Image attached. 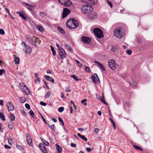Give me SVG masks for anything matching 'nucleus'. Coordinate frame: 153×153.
Instances as JSON below:
<instances>
[{"mask_svg": "<svg viewBox=\"0 0 153 153\" xmlns=\"http://www.w3.org/2000/svg\"><path fill=\"white\" fill-rule=\"evenodd\" d=\"M71 147H76V145L73 143H71Z\"/></svg>", "mask_w": 153, "mask_h": 153, "instance_id": "13d9d810", "label": "nucleus"}, {"mask_svg": "<svg viewBox=\"0 0 153 153\" xmlns=\"http://www.w3.org/2000/svg\"><path fill=\"white\" fill-rule=\"evenodd\" d=\"M42 140L43 143L45 144V145L47 146H49V143L48 142L46 141L43 138H42Z\"/></svg>", "mask_w": 153, "mask_h": 153, "instance_id": "f704fd0d", "label": "nucleus"}, {"mask_svg": "<svg viewBox=\"0 0 153 153\" xmlns=\"http://www.w3.org/2000/svg\"><path fill=\"white\" fill-rule=\"evenodd\" d=\"M21 44L22 45H24V46L25 47H26V48H27V46L26 44V43L24 42H22L21 43Z\"/></svg>", "mask_w": 153, "mask_h": 153, "instance_id": "e2e57ef3", "label": "nucleus"}, {"mask_svg": "<svg viewBox=\"0 0 153 153\" xmlns=\"http://www.w3.org/2000/svg\"><path fill=\"white\" fill-rule=\"evenodd\" d=\"M40 104L42 105H43V106H45L46 105V103H45V102H43V101H41L40 102Z\"/></svg>", "mask_w": 153, "mask_h": 153, "instance_id": "5fc2aeb1", "label": "nucleus"}, {"mask_svg": "<svg viewBox=\"0 0 153 153\" xmlns=\"http://www.w3.org/2000/svg\"><path fill=\"white\" fill-rule=\"evenodd\" d=\"M56 146L58 153H61L62 152V148L57 144H56Z\"/></svg>", "mask_w": 153, "mask_h": 153, "instance_id": "a211bd4d", "label": "nucleus"}, {"mask_svg": "<svg viewBox=\"0 0 153 153\" xmlns=\"http://www.w3.org/2000/svg\"><path fill=\"white\" fill-rule=\"evenodd\" d=\"M71 4L72 2L70 0H68L65 2L64 5L66 7H69L71 5Z\"/></svg>", "mask_w": 153, "mask_h": 153, "instance_id": "b1692460", "label": "nucleus"}, {"mask_svg": "<svg viewBox=\"0 0 153 153\" xmlns=\"http://www.w3.org/2000/svg\"><path fill=\"white\" fill-rule=\"evenodd\" d=\"M27 95H30V92L29 89L27 88H25V89L23 90Z\"/></svg>", "mask_w": 153, "mask_h": 153, "instance_id": "4be33fe9", "label": "nucleus"}, {"mask_svg": "<svg viewBox=\"0 0 153 153\" xmlns=\"http://www.w3.org/2000/svg\"><path fill=\"white\" fill-rule=\"evenodd\" d=\"M20 101H21V102L23 103H24L26 101L23 98H21Z\"/></svg>", "mask_w": 153, "mask_h": 153, "instance_id": "0e129e2a", "label": "nucleus"}, {"mask_svg": "<svg viewBox=\"0 0 153 153\" xmlns=\"http://www.w3.org/2000/svg\"><path fill=\"white\" fill-rule=\"evenodd\" d=\"M27 39L33 45H35L36 42V38L33 36H31L29 35L27 36Z\"/></svg>", "mask_w": 153, "mask_h": 153, "instance_id": "423d86ee", "label": "nucleus"}, {"mask_svg": "<svg viewBox=\"0 0 153 153\" xmlns=\"http://www.w3.org/2000/svg\"><path fill=\"white\" fill-rule=\"evenodd\" d=\"M86 149L87 151L88 152H91V149L89 147H87L86 148Z\"/></svg>", "mask_w": 153, "mask_h": 153, "instance_id": "4d7b16f0", "label": "nucleus"}, {"mask_svg": "<svg viewBox=\"0 0 153 153\" xmlns=\"http://www.w3.org/2000/svg\"><path fill=\"white\" fill-rule=\"evenodd\" d=\"M91 78L93 82L95 84L97 83L98 82H100L99 79L96 74H94L92 75Z\"/></svg>", "mask_w": 153, "mask_h": 153, "instance_id": "9d476101", "label": "nucleus"}, {"mask_svg": "<svg viewBox=\"0 0 153 153\" xmlns=\"http://www.w3.org/2000/svg\"><path fill=\"white\" fill-rule=\"evenodd\" d=\"M15 63L16 64H18L19 62L20 59L18 57L15 58Z\"/></svg>", "mask_w": 153, "mask_h": 153, "instance_id": "cd10ccee", "label": "nucleus"}, {"mask_svg": "<svg viewBox=\"0 0 153 153\" xmlns=\"http://www.w3.org/2000/svg\"><path fill=\"white\" fill-rule=\"evenodd\" d=\"M109 67L112 70L116 69V63L114 60L113 59L109 60L108 62Z\"/></svg>", "mask_w": 153, "mask_h": 153, "instance_id": "39448f33", "label": "nucleus"}, {"mask_svg": "<svg viewBox=\"0 0 153 153\" xmlns=\"http://www.w3.org/2000/svg\"><path fill=\"white\" fill-rule=\"evenodd\" d=\"M93 31L98 38H102L104 36L102 31L100 28H95L93 30Z\"/></svg>", "mask_w": 153, "mask_h": 153, "instance_id": "20e7f679", "label": "nucleus"}, {"mask_svg": "<svg viewBox=\"0 0 153 153\" xmlns=\"http://www.w3.org/2000/svg\"><path fill=\"white\" fill-rule=\"evenodd\" d=\"M35 81L36 84H37L38 83H39L40 82V78H36Z\"/></svg>", "mask_w": 153, "mask_h": 153, "instance_id": "c9c22d12", "label": "nucleus"}, {"mask_svg": "<svg viewBox=\"0 0 153 153\" xmlns=\"http://www.w3.org/2000/svg\"><path fill=\"white\" fill-rule=\"evenodd\" d=\"M132 52V51L130 50H128L126 51V53L129 55H130Z\"/></svg>", "mask_w": 153, "mask_h": 153, "instance_id": "8fccbe9b", "label": "nucleus"}, {"mask_svg": "<svg viewBox=\"0 0 153 153\" xmlns=\"http://www.w3.org/2000/svg\"><path fill=\"white\" fill-rule=\"evenodd\" d=\"M88 18L90 19H96L97 16V13L95 12H91L88 15Z\"/></svg>", "mask_w": 153, "mask_h": 153, "instance_id": "0eeeda50", "label": "nucleus"}, {"mask_svg": "<svg viewBox=\"0 0 153 153\" xmlns=\"http://www.w3.org/2000/svg\"><path fill=\"white\" fill-rule=\"evenodd\" d=\"M114 34L116 37L120 39L122 38L124 35L123 30L120 27L115 28Z\"/></svg>", "mask_w": 153, "mask_h": 153, "instance_id": "f03ea898", "label": "nucleus"}, {"mask_svg": "<svg viewBox=\"0 0 153 153\" xmlns=\"http://www.w3.org/2000/svg\"><path fill=\"white\" fill-rule=\"evenodd\" d=\"M99 131V129L97 128H96L94 129L95 132L96 134H97L98 133Z\"/></svg>", "mask_w": 153, "mask_h": 153, "instance_id": "680f3d73", "label": "nucleus"}, {"mask_svg": "<svg viewBox=\"0 0 153 153\" xmlns=\"http://www.w3.org/2000/svg\"><path fill=\"white\" fill-rule=\"evenodd\" d=\"M133 147L136 149L138 150H141L142 151H143V150L140 148L139 146L135 145H134L133 146Z\"/></svg>", "mask_w": 153, "mask_h": 153, "instance_id": "473e14b6", "label": "nucleus"}, {"mask_svg": "<svg viewBox=\"0 0 153 153\" xmlns=\"http://www.w3.org/2000/svg\"><path fill=\"white\" fill-rule=\"evenodd\" d=\"M17 13L19 14V16L25 21H26L27 20V16L23 11H17Z\"/></svg>", "mask_w": 153, "mask_h": 153, "instance_id": "f8f14e48", "label": "nucleus"}, {"mask_svg": "<svg viewBox=\"0 0 153 153\" xmlns=\"http://www.w3.org/2000/svg\"><path fill=\"white\" fill-rule=\"evenodd\" d=\"M5 11L6 12L8 13H9V14L10 15V11H9V10L7 8H5Z\"/></svg>", "mask_w": 153, "mask_h": 153, "instance_id": "69168bd1", "label": "nucleus"}, {"mask_svg": "<svg viewBox=\"0 0 153 153\" xmlns=\"http://www.w3.org/2000/svg\"><path fill=\"white\" fill-rule=\"evenodd\" d=\"M82 1L85 3H87L88 4H92L94 3V0H81Z\"/></svg>", "mask_w": 153, "mask_h": 153, "instance_id": "6ab92c4d", "label": "nucleus"}, {"mask_svg": "<svg viewBox=\"0 0 153 153\" xmlns=\"http://www.w3.org/2000/svg\"><path fill=\"white\" fill-rule=\"evenodd\" d=\"M101 101L104 103L105 104L107 105V104L106 103V102H105V99H104V97L103 95V93H102V97L100 99Z\"/></svg>", "mask_w": 153, "mask_h": 153, "instance_id": "a878e982", "label": "nucleus"}, {"mask_svg": "<svg viewBox=\"0 0 153 153\" xmlns=\"http://www.w3.org/2000/svg\"><path fill=\"white\" fill-rule=\"evenodd\" d=\"M26 138L27 142L30 146H32L33 145L32 140L30 136L28 134H26Z\"/></svg>", "mask_w": 153, "mask_h": 153, "instance_id": "9b49d317", "label": "nucleus"}, {"mask_svg": "<svg viewBox=\"0 0 153 153\" xmlns=\"http://www.w3.org/2000/svg\"><path fill=\"white\" fill-rule=\"evenodd\" d=\"M45 78L47 80L51 81L53 83H54V80L51 77L47 76V75H45L44 76Z\"/></svg>", "mask_w": 153, "mask_h": 153, "instance_id": "dca6fc26", "label": "nucleus"}, {"mask_svg": "<svg viewBox=\"0 0 153 153\" xmlns=\"http://www.w3.org/2000/svg\"><path fill=\"white\" fill-rule=\"evenodd\" d=\"M107 1L108 2V4L111 7H112V3L109 1L108 0H107Z\"/></svg>", "mask_w": 153, "mask_h": 153, "instance_id": "052dcab7", "label": "nucleus"}, {"mask_svg": "<svg viewBox=\"0 0 153 153\" xmlns=\"http://www.w3.org/2000/svg\"><path fill=\"white\" fill-rule=\"evenodd\" d=\"M65 47L68 50V51L71 52H72V50L70 46V45L68 44H66L65 45Z\"/></svg>", "mask_w": 153, "mask_h": 153, "instance_id": "412c9836", "label": "nucleus"}, {"mask_svg": "<svg viewBox=\"0 0 153 153\" xmlns=\"http://www.w3.org/2000/svg\"><path fill=\"white\" fill-rule=\"evenodd\" d=\"M19 85L21 86L22 88L23 89H25V88H27V87L25 85V84H23V83H20Z\"/></svg>", "mask_w": 153, "mask_h": 153, "instance_id": "4c0bfd02", "label": "nucleus"}, {"mask_svg": "<svg viewBox=\"0 0 153 153\" xmlns=\"http://www.w3.org/2000/svg\"><path fill=\"white\" fill-rule=\"evenodd\" d=\"M71 77L73 78L74 79L76 80V81H79V79L77 76H76L75 75L73 74L71 76Z\"/></svg>", "mask_w": 153, "mask_h": 153, "instance_id": "e433bc0d", "label": "nucleus"}, {"mask_svg": "<svg viewBox=\"0 0 153 153\" xmlns=\"http://www.w3.org/2000/svg\"><path fill=\"white\" fill-rule=\"evenodd\" d=\"M82 41L84 43L88 44L91 41V39L89 37L82 36L81 37Z\"/></svg>", "mask_w": 153, "mask_h": 153, "instance_id": "6e6552de", "label": "nucleus"}, {"mask_svg": "<svg viewBox=\"0 0 153 153\" xmlns=\"http://www.w3.org/2000/svg\"><path fill=\"white\" fill-rule=\"evenodd\" d=\"M58 111L60 112H62L64 110V108L63 107H60L58 108Z\"/></svg>", "mask_w": 153, "mask_h": 153, "instance_id": "49530a36", "label": "nucleus"}, {"mask_svg": "<svg viewBox=\"0 0 153 153\" xmlns=\"http://www.w3.org/2000/svg\"><path fill=\"white\" fill-rule=\"evenodd\" d=\"M8 143L10 145H12V144L13 143V142H12V140L11 138H9L8 139Z\"/></svg>", "mask_w": 153, "mask_h": 153, "instance_id": "3c124183", "label": "nucleus"}, {"mask_svg": "<svg viewBox=\"0 0 153 153\" xmlns=\"http://www.w3.org/2000/svg\"><path fill=\"white\" fill-rule=\"evenodd\" d=\"M51 93L50 91L47 92L45 94V98H49L50 95Z\"/></svg>", "mask_w": 153, "mask_h": 153, "instance_id": "a19ab883", "label": "nucleus"}, {"mask_svg": "<svg viewBox=\"0 0 153 153\" xmlns=\"http://www.w3.org/2000/svg\"><path fill=\"white\" fill-rule=\"evenodd\" d=\"M16 146L18 149H19L21 150H22L23 149V147L21 145H19L17 146Z\"/></svg>", "mask_w": 153, "mask_h": 153, "instance_id": "de8ad7c7", "label": "nucleus"}, {"mask_svg": "<svg viewBox=\"0 0 153 153\" xmlns=\"http://www.w3.org/2000/svg\"><path fill=\"white\" fill-rule=\"evenodd\" d=\"M130 84L133 86H134L137 85V83L133 80H131V81L130 82Z\"/></svg>", "mask_w": 153, "mask_h": 153, "instance_id": "2f4dec72", "label": "nucleus"}, {"mask_svg": "<svg viewBox=\"0 0 153 153\" xmlns=\"http://www.w3.org/2000/svg\"><path fill=\"white\" fill-rule=\"evenodd\" d=\"M75 61L76 62L77 65L81 67L82 65L81 63L79 62L77 59H75Z\"/></svg>", "mask_w": 153, "mask_h": 153, "instance_id": "c03bdc74", "label": "nucleus"}, {"mask_svg": "<svg viewBox=\"0 0 153 153\" xmlns=\"http://www.w3.org/2000/svg\"><path fill=\"white\" fill-rule=\"evenodd\" d=\"M24 4L26 5L28 7H33V6L30 4H29L27 3L24 2Z\"/></svg>", "mask_w": 153, "mask_h": 153, "instance_id": "864d4df0", "label": "nucleus"}, {"mask_svg": "<svg viewBox=\"0 0 153 153\" xmlns=\"http://www.w3.org/2000/svg\"><path fill=\"white\" fill-rule=\"evenodd\" d=\"M39 147L43 153H47V149L44 144L40 143L39 145Z\"/></svg>", "mask_w": 153, "mask_h": 153, "instance_id": "2eb2a0df", "label": "nucleus"}, {"mask_svg": "<svg viewBox=\"0 0 153 153\" xmlns=\"http://www.w3.org/2000/svg\"><path fill=\"white\" fill-rule=\"evenodd\" d=\"M8 127L11 130L13 129V123L12 122H10V124L8 125Z\"/></svg>", "mask_w": 153, "mask_h": 153, "instance_id": "7c9ffc66", "label": "nucleus"}, {"mask_svg": "<svg viewBox=\"0 0 153 153\" xmlns=\"http://www.w3.org/2000/svg\"><path fill=\"white\" fill-rule=\"evenodd\" d=\"M58 29L59 31L62 34L65 33V32L64 30L60 27H58Z\"/></svg>", "mask_w": 153, "mask_h": 153, "instance_id": "c85d7f7f", "label": "nucleus"}, {"mask_svg": "<svg viewBox=\"0 0 153 153\" xmlns=\"http://www.w3.org/2000/svg\"><path fill=\"white\" fill-rule=\"evenodd\" d=\"M29 114L33 118H34L36 117L35 115L34 114L32 110H31L30 111Z\"/></svg>", "mask_w": 153, "mask_h": 153, "instance_id": "bb28decb", "label": "nucleus"}, {"mask_svg": "<svg viewBox=\"0 0 153 153\" xmlns=\"http://www.w3.org/2000/svg\"><path fill=\"white\" fill-rule=\"evenodd\" d=\"M7 106L9 111H13L14 110V106L11 102H9L7 103Z\"/></svg>", "mask_w": 153, "mask_h": 153, "instance_id": "4468645a", "label": "nucleus"}, {"mask_svg": "<svg viewBox=\"0 0 153 153\" xmlns=\"http://www.w3.org/2000/svg\"><path fill=\"white\" fill-rule=\"evenodd\" d=\"M5 71L4 69L0 70V75H1L2 74H5Z\"/></svg>", "mask_w": 153, "mask_h": 153, "instance_id": "a18cd8bd", "label": "nucleus"}, {"mask_svg": "<svg viewBox=\"0 0 153 153\" xmlns=\"http://www.w3.org/2000/svg\"><path fill=\"white\" fill-rule=\"evenodd\" d=\"M10 118L11 119V120L14 121L15 120V116L12 114H10Z\"/></svg>", "mask_w": 153, "mask_h": 153, "instance_id": "58836bf2", "label": "nucleus"}, {"mask_svg": "<svg viewBox=\"0 0 153 153\" xmlns=\"http://www.w3.org/2000/svg\"><path fill=\"white\" fill-rule=\"evenodd\" d=\"M51 51L52 52L53 55L54 56L56 54V52L54 49V47L52 46H51Z\"/></svg>", "mask_w": 153, "mask_h": 153, "instance_id": "c756f323", "label": "nucleus"}, {"mask_svg": "<svg viewBox=\"0 0 153 153\" xmlns=\"http://www.w3.org/2000/svg\"><path fill=\"white\" fill-rule=\"evenodd\" d=\"M25 53L30 55L31 52V48L30 47L27 46V48L25 47Z\"/></svg>", "mask_w": 153, "mask_h": 153, "instance_id": "f3484780", "label": "nucleus"}, {"mask_svg": "<svg viewBox=\"0 0 153 153\" xmlns=\"http://www.w3.org/2000/svg\"><path fill=\"white\" fill-rule=\"evenodd\" d=\"M5 33L4 30L2 29H0V34L4 35Z\"/></svg>", "mask_w": 153, "mask_h": 153, "instance_id": "603ef678", "label": "nucleus"}, {"mask_svg": "<svg viewBox=\"0 0 153 153\" xmlns=\"http://www.w3.org/2000/svg\"><path fill=\"white\" fill-rule=\"evenodd\" d=\"M25 106L26 108L28 110H30V105L27 103H26L25 104Z\"/></svg>", "mask_w": 153, "mask_h": 153, "instance_id": "09e8293b", "label": "nucleus"}, {"mask_svg": "<svg viewBox=\"0 0 153 153\" xmlns=\"http://www.w3.org/2000/svg\"><path fill=\"white\" fill-rule=\"evenodd\" d=\"M77 135L79 137L84 140V141H87V139L85 136L81 135L79 133L77 134Z\"/></svg>", "mask_w": 153, "mask_h": 153, "instance_id": "5701e85b", "label": "nucleus"}, {"mask_svg": "<svg viewBox=\"0 0 153 153\" xmlns=\"http://www.w3.org/2000/svg\"><path fill=\"white\" fill-rule=\"evenodd\" d=\"M3 101L2 100H0V105L2 106L3 105Z\"/></svg>", "mask_w": 153, "mask_h": 153, "instance_id": "774afa93", "label": "nucleus"}, {"mask_svg": "<svg viewBox=\"0 0 153 153\" xmlns=\"http://www.w3.org/2000/svg\"><path fill=\"white\" fill-rule=\"evenodd\" d=\"M92 10V7L91 6L87 4L84 5L82 8V12L87 15L90 13Z\"/></svg>", "mask_w": 153, "mask_h": 153, "instance_id": "7ed1b4c3", "label": "nucleus"}, {"mask_svg": "<svg viewBox=\"0 0 153 153\" xmlns=\"http://www.w3.org/2000/svg\"><path fill=\"white\" fill-rule=\"evenodd\" d=\"M87 101V100L86 99H84L81 100V102L82 104H84L85 105H87V103L86 102Z\"/></svg>", "mask_w": 153, "mask_h": 153, "instance_id": "ea45409f", "label": "nucleus"}, {"mask_svg": "<svg viewBox=\"0 0 153 153\" xmlns=\"http://www.w3.org/2000/svg\"><path fill=\"white\" fill-rule=\"evenodd\" d=\"M39 15L42 18H44L45 16L47 15V14L45 12H44L42 13L40 12Z\"/></svg>", "mask_w": 153, "mask_h": 153, "instance_id": "72a5a7b5", "label": "nucleus"}, {"mask_svg": "<svg viewBox=\"0 0 153 153\" xmlns=\"http://www.w3.org/2000/svg\"><path fill=\"white\" fill-rule=\"evenodd\" d=\"M71 12V11L68 10L67 8H64L63 11L62 18L63 19L65 18Z\"/></svg>", "mask_w": 153, "mask_h": 153, "instance_id": "1a4fd4ad", "label": "nucleus"}, {"mask_svg": "<svg viewBox=\"0 0 153 153\" xmlns=\"http://www.w3.org/2000/svg\"><path fill=\"white\" fill-rule=\"evenodd\" d=\"M67 27L70 29H74L79 26V24L77 20L74 18H70L67 22Z\"/></svg>", "mask_w": 153, "mask_h": 153, "instance_id": "f257e3e1", "label": "nucleus"}, {"mask_svg": "<svg viewBox=\"0 0 153 153\" xmlns=\"http://www.w3.org/2000/svg\"><path fill=\"white\" fill-rule=\"evenodd\" d=\"M4 146L5 148L7 149H11L10 147L7 144L5 145Z\"/></svg>", "mask_w": 153, "mask_h": 153, "instance_id": "bf43d9fd", "label": "nucleus"}, {"mask_svg": "<svg viewBox=\"0 0 153 153\" xmlns=\"http://www.w3.org/2000/svg\"><path fill=\"white\" fill-rule=\"evenodd\" d=\"M58 120H59V122H61L62 123V126H63L64 125V122H63L62 119V118L61 117H59L58 118Z\"/></svg>", "mask_w": 153, "mask_h": 153, "instance_id": "37998d69", "label": "nucleus"}, {"mask_svg": "<svg viewBox=\"0 0 153 153\" xmlns=\"http://www.w3.org/2000/svg\"><path fill=\"white\" fill-rule=\"evenodd\" d=\"M0 118L3 121L6 120L4 115L2 112L0 113Z\"/></svg>", "mask_w": 153, "mask_h": 153, "instance_id": "393cba45", "label": "nucleus"}, {"mask_svg": "<svg viewBox=\"0 0 153 153\" xmlns=\"http://www.w3.org/2000/svg\"><path fill=\"white\" fill-rule=\"evenodd\" d=\"M54 127H55V125L54 124H53L51 126V128L53 130H54Z\"/></svg>", "mask_w": 153, "mask_h": 153, "instance_id": "338daca9", "label": "nucleus"}, {"mask_svg": "<svg viewBox=\"0 0 153 153\" xmlns=\"http://www.w3.org/2000/svg\"><path fill=\"white\" fill-rule=\"evenodd\" d=\"M94 62L97 65L98 67L100 68L101 66H102V64L100 63L97 61H95Z\"/></svg>", "mask_w": 153, "mask_h": 153, "instance_id": "79ce46f5", "label": "nucleus"}, {"mask_svg": "<svg viewBox=\"0 0 153 153\" xmlns=\"http://www.w3.org/2000/svg\"><path fill=\"white\" fill-rule=\"evenodd\" d=\"M85 70L86 71H87L88 72H90V69L89 67L88 66H86L85 68Z\"/></svg>", "mask_w": 153, "mask_h": 153, "instance_id": "6e6d98bb", "label": "nucleus"}, {"mask_svg": "<svg viewBox=\"0 0 153 153\" xmlns=\"http://www.w3.org/2000/svg\"><path fill=\"white\" fill-rule=\"evenodd\" d=\"M36 28L38 30H39L41 32H42L44 31V28L42 25H37L36 26Z\"/></svg>", "mask_w": 153, "mask_h": 153, "instance_id": "aec40b11", "label": "nucleus"}, {"mask_svg": "<svg viewBox=\"0 0 153 153\" xmlns=\"http://www.w3.org/2000/svg\"><path fill=\"white\" fill-rule=\"evenodd\" d=\"M59 54L61 58L62 59H64L65 57L66 53L64 50L61 48L59 52Z\"/></svg>", "mask_w": 153, "mask_h": 153, "instance_id": "ddd939ff", "label": "nucleus"}]
</instances>
